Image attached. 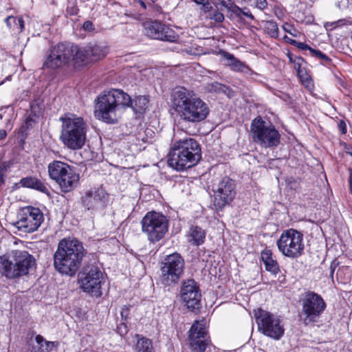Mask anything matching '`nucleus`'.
I'll return each instance as SVG.
<instances>
[{
    "instance_id": "f257e3e1",
    "label": "nucleus",
    "mask_w": 352,
    "mask_h": 352,
    "mask_svg": "<svg viewBox=\"0 0 352 352\" xmlns=\"http://www.w3.org/2000/svg\"><path fill=\"white\" fill-rule=\"evenodd\" d=\"M171 107L183 121L196 123L204 120L210 113L208 105L190 89L179 87L170 96Z\"/></svg>"
},
{
    "instance_id": "f03ea898",
    "label": "nucleus",
    "mask_w": 352,
    "mask_h": 352,
    "mask_svg": "<svg viewBox=\"0 0 352 352\" xmlns=\"http://www.w3.org/2000/svg\"><path fill=\"white\" fill-rule=\"evenodd\" d=\"M86 253L80 241L70 238L62 239L54 254L55 270L62 274L74 276Z\"/></svg>"
},
{
    "instance_id": "7ed1b4c3",
    "label": "nucleus",
    "mask_w": 352,
    "mask_h": 352,
    "mask_svg": "<svg viewBox=\"0 0 352 352\" xmlns=\"http://www.w3.org/2000/svg\"><path fill=\"white\" fill-rule=\"evenodd\" d=\"M96 101L95 116L109 124L116 123L125 109L132 104L129 95L117 89L104 91Z\"/></svg>"
},
{
    "instance_id": "20e7f679",
    "label": "nucleus",
    "mask_w": 352,
    "mask_h": 352,
    "mask_svg": "<svg viewBox=\"0 0 352 352\" xmlns=\"http://www.w3.org/2000/svg\"><path fill=\"white\" fill-rule=\"evenodd\" d=\"M201 147L193 138L179 140L174 143L169 152L168 163L177 170L190 168L201 160Z\"/></svg>"
},
{
    "instance_id": "39448f33",
    "label": "nucleus",
    "mask_w": 352,
    "mask_h": 352,
    "mask_svg": "<svg viewBox=\"0 0 352 352\" xmlns=\"http://www.w3.org/2000/svg\"><path fill=\"white\" fill-rule=\"evenodd\" d=\"M62 122L60 140L65 146L71 150H78L86 142L87 125L82 118L72 113L60 118Z\"/></svg>"
},
{
    "instance_id": "423d86ee",
    "label": "nucleus",
    "mask_w": 352,
    "mask_h": 352,
    "mask_svg": "<svg viewBox=\"0 0 352 352\" xmlns=\"http://www.w3.org/2000/svg\"><path fill=\"white\" fill-rule=\"evenodd\" d=\"M250 133L253 141L263 148L277 146L280 135L274 126L263 121L261 117L254 118L251 123Z\"/></svg>"
},
{
    "instance_id": "0eeeda50",
    "label": "nucleus",
    "mask_w": 352,
    "mask_h": 352,
    "mask_svg": "<svg viewBox=\"0 0 352 352\" xmlns=\"http://www.w3.org/2000/svg\"><path fill=\"white\" fill-rule=\"evenodd\" d=\"M278 251L285 256L295 259L304 254L302 234L293 228L284 230L276 241Z\"/></svg>"
},
{
    "instance_id": "6e6552de",
    "label": "nucleus",
    "mask_w": 352,
    "mask_h": 352,
    "mask_svg": "<svg viewBox=\"0 0 352 352\" xmlns=\"http://www.w3.org/2000/svg\"><path fill=\"white\" fill-rule=\"evenodd\" d=\"M142 231L152 243L161 240L168 231V221L162 214L148 212L141 221Z\"/></svg>"
},
{
    "instance_id": "1a4fd4ad",
    "label": "nucleus",
    "mask_w": 352,
    "mask_h": 352,
    "mask_svg": "<svg viewBox=\"0 0 352 352\" xmlns=\"http://www.w3.org/2000/svg\"><path fill=\"white\" fill-rule=\"evenodd\" d=\"M300 302L301 317L305 324L317 322L327 306L321 296L311 291L302 294Z\"/></svg>"
},
{
    "instance_id": "9d476101",
    "label": "nucleus",
    "mask_w": 352,
    "mask_h": 352,
    "mask_svg": "<svg viewBox=\"0 0 352 352\" xmlns=\"http://www.w3.org/2000/svg\"><path fill=\"white\" fill-rule=\"evenodd\" d=\"M184 259L179 254L167 255L161 264L162 283L165 286L177 283L184 274Z\"/></svg>"
},
{
    "instance_id": "9b49d317",
    "label": "nucleus",
    "mask_w": 352,
    "mask_h": 352,
    "mask_svg": "<svg viewBox=\"0 0 352 352\" xmlns=\"http://www.w3.org/2000/svg\"><path fill=\"white\" fill-rule=\"evenodd\" d=\"M254 318L258 330L263 335L276 340L283 336L284 328L277 316L259 308L254 310Z\"/></svg>"
},
{
    "instance_id": "f8f14e48",
    "label": "nucleus",
    "mask_w": 352,
    "mask_h": 352,
    "mask_svg": "<svg viewBox=\"0 0 352 352\" xmlns=\"http://www.w3.org/2000/svg\"><path fill=\"white\" fill-rule=\"evenodd\" d=\"M104 277L98 266L87 265L78 275L81 288L84 292L98 297L102 295L101 284Z\"/></svg>"
},
{
    "instance_id": "ddd939ff",
    "label": "nucleus",
    "mask_w": 352,
    "mask_h": 352,
    "mask_svg": "<svg viewBox=\"0 0 352 352\" xmlns=\"http://www.w3.org/2000/svg\"><path fill=\"white\" fill-rule=\"evenodd\" d=\"M14 226L21 231L31 233L38 230L44 220L43 213L38 208L26 206L21 208Z\"/></svg>"
},
{
    "instance_id": "4468645a",
    "label": "nucleus",
    "mask_w": 352,
    "mask_h": 352,
    "mask_svg": "<svg viewBox=\"0 0 352 352\" xmlns=\"http://www.w3.org/2000/svg\"><path fill=\"white\" fill-rule=\"evenodd\" d=\"M73 44L70 43H58L53 46L46 57L43 67L57 69L67 65L72 58Z\"/></svg>"
},
{
    "instance_id": "2eb2a0df",
    "label": "nucleus",
    "mask_w": 352,
    "mask_h": 352,
    "mask_svg": "<svg viewBox=\"0 0 352 352\" xmlns=\"http://www.w3.org/2000/svg\"><path fill=\"white\" fill-rule=\"evenodd\" d=\"M214 205L217 209H221L229 205L236 195L234 181L228 177L222 178L213 187Z\"/></svg>"
},
{
    "instance_id": "dca6fc26",
    "label": "nucleus",
    "mask_w": 352,
    "mask_h": 352,
    "mask_svg": "<svg viewBox=\"0 0 352 352\" xmlns=\"http://www.w3.org/2000/svg\"><path fill=\"white\" fill-rule=\"evenodd\" d=\"M205 319L195 320L192 324L188 335L190 347L194 352H204L210 343L206 330Z\"/></svg>"
},
{
    "instance_id": "f3484780",
    "label": "nucleus",
    "mask_w": 352,
    "mask_h": 352,
    "mask_svg": "<svg viewBox=\"0 0 352 352\" xmlns=\"http://www.w3.org/2000/svg\"><path fill=\"white\" fill-rule=\"evenodd\" d=\"M144 27L145 34L154 39L173 43L179 38L173 29L157 21L145 22Z\"/></svg>"
},
{
    "instance_id": "a211bd4d",
    "label": "nucleus",
    "mask_w": 352,
    "mask_h": 352,
    "mask_svg": "<svg viewBox=\"0 0 352 352\" xmlns=\"http://www.w3.org/2000/svg\"><path fill=\"white\" fill-rule=\"evenodd\" d=\"M180 294L182 300L188 309L198 308L201 300V293L194 280L189 279L184 281L181 287Z\"/></svg>"
},
{
    "instance_id": "6ab92c4d",
    "label": "nucleus",
    "mask_w": 352,
    "mask_h": 352,
    "mask_svg": "<svg viewBox=\"0 0 352 352\" xmlns=\"http://www.w3.org/2000/svg\"><path fill=\"white\" fill-rule=\"evenodd\" d=\"M108 194L102 188L91 189L82 197V204L87 210L104 208L108 201Z\"/></svg>"
},
{
    "instance_id": "aec40b11",
    "label": "nucleus",
    "mask_w": 352,
    "mask_h": 352,
    "mask_svg": "<svg viewBox=\"0 0 352 352\" xmlns=\"http://www.w3.org/2000/svg\"><path fill=\"white\" fill-rule=\"evenodd\" d=\"M16 265L17 271H19L21 276L28 274L30 270L34 267L36 261L32 255L26 251L16 250L12 252Z\"/></svg>"
},
{
    "instance_id": "412c9836",
    "label": "nucleus",
    "mask_w": 352,
    "mask_h": 352,
    "mask_svg": "<svg viewBox=\"0 0 352 352\" xmlns=\"http://www.w3.org/2000/svg\"><path fill=\"white\" fill-rule=\"evenodd\" d=\"M14 259V257L12 252L9 254L0 256V273L9 279L21 277Z\"/></svg>"
},
{
    "instance_id": "4be33fe9",
    "label": "nucleus",
    "mask_w": 352,
    "mask_h": 352,
    "mask_svg": "<svg viewBox=\"0 0 352 352\" xmlns=\"http://www.w3.org/2000/svg\"><path fill=\"white\" fill-rule=\"evenodd\" d=\"M79 181V175L76 173L72 168L70 171L58 179L56 182L58 184L61 190L64 192H68L72 191L78 184Z\"/></svg>"
},
{
    "instance_id": "5701e85b",
    "label": "nucleus",
    "mask_w": 352,
    "mask_h": 352,
    "mask_svg": "<svg viewBox=\"0 0 352 352\" xmlns=\"http://www.w3.org/2000/svg\"><path fill=\"white\" fill-rule=\"evenodd\" d=\"M221 54L223 58L224 65L229 67L232 71L245 74L250 72V69L248 65L229 52L222 51Z\"/></svg>"
},
{
    "instance_id": "b1692460",
    "label": "nucleus",
    "mask_w": 352,
    "mask_h": 352,
    "mask_svg": "<svg viewBox=\"0 0 352 352\" xmlns=\"http://www.w3.org/2000/svg\"><path fill=\"white\" fill-rule=\"evenodd\" d=\"M72 168L67 163L55 160L49 164L47 169L50 177L56 182L58 179L62 178L65 173L70 171Z\"/></svg>"
},
{
    "instance_id": "393cba45",
    "label": "nucleus",
    "mask_w": 352,
    "mask_h": 352,
    "mask_svg": "<svg viewBox=\"0 0 352 352\" xmlns=\"http://www.w3.org/2000/svg\"><path fill=\"white\" fill-rule=\"evenodd\" d=\"M186 236L189 243L199 246L204 243L206 232L198 226H191Z\"/></svg>"
},
{
    "instance_id": "a878e982",
    "label": "nucleus",
    "mask_w": 352,
    "mask_h": 352,
    "mask_svg": "<svg viewBox=\"0 0 352 352\" xmlns=\"http://www.w3.org/2000/svg\"><path fill=\"white\" fill-rule=\"evenodd\" d=\"M261 260L265 265V270L273 274L279 272V265L277 261L273 258L272 252L270 250L265 249L261 254Z\"/></svg>"
},
{
    "instance_id": "bb28decb",
    "label": "nucleus",
    "mask_w": 352,
    "mask_h": 352,
    "mask_svg": "<svg viewBox=\"0 0 352 352\" xmlns=\"http://www.w3.org/2000/svg\"><path fill=\"white\" fill-rule=\"evenodd\" d=\"M20 184L23 187L35 189L44 193L48 192L45 184L40 179L34 177H26L22 178L20 181Z\"/></svg>"
},
{
    "instance_id": "cd10ccee",
    "label": "nucleus",
    "mask_w": 352,
    "mask_h": 352,
    "mask_svg": "<svg viewBox=\"0 0 352 352\" xmlns=\"http://www.w3.org/2000/svg\"><path fill=\"white\" fill-rule=\"evenodd\" d=\"M74 50H72V60L74 62L75 65L87 64L90 61L87 47L80 49L77 45H74Z\"/></svg>"
},
{
    "instance_id": "c85d7f7f",
    "label": "nucleus",
    "mask_w": 352,
    "mask_h": 352,
    "mask_svg": "<svg viewBox=\"0 0 352 352\" xmlns=\"http://www.w3.org/2000/svg\"><path fill=\"white\" fill-rule=\"evenodd\" d=\"M90 61L98 60L104 58L107 54L105 47L94 44L87 47Z\"/></svg>"
},
{
    "instance_id": "c756f323",
    "label": "nucleus",
    "mask_w": 352,
    "mask_h": 352,
    "mask_svg": "<svg viewBox=\"0 0 352 352\" xmlns=\"http://www.w3.org/2000/svg\"><path fill=\"white\" fill-rule=\"evenodd\" d=\"M148 98L144 96H137L129 106L137 113H142L147 107Z\"/></svg>"
},
{
    "instance_id": "7c9ffc66",
    "label": "nucleus",
    "mask_w": 352,
    "mask_h": 352,
    "mask_svg": "<svg viewBox=\"0 0 352 352\" xmlns=\"http://www.w3.org/2000/svg\"><path fill=\"white\" fill-rule=\"evenodd\" d=\"M35 342L36 345L32 346V352H47L50 350V345H53V342L46 341L41 335L36 336Z\"/></svg>"
},
{
    "instance_id": "2f4dec72",
    "label": "nucleus",
    "mask_w": 352,
    "mask_h": 352,
    "mask_svg": "<svg viewBox=\"0 0 352 352\" xmlns=\"http://www.w3.org/2000/svg\"><path fill=\"white\" fill-rule=\"evenodd\" d=\"M136 349L138 352H151L152 342L146 338L140 339L138 341Z\"/></svg>"
},
{
    "instance_id": "473e14b6",
    "label": "nucleus",
    "mask_w": 352,
    "mask_h": 352,
    "mask_svg": "<svg viewBox=\"0 0 352 352\" xmlns=\"http://www.w3.org/2000/svg\"><path fill=\"white\" fill-rule=\"evenodd\" d=\"M37 122V118L28 115L25 119V123L21 126V133H26L28 130L32 129Z\"/></svg>"
},
{
    "instance_id": "72a5a7b5",
    "label": "nucleus",
    "mask_w": 352,
    "mask_h": 352,
    "mask_svg": "<svg viewBox=\"0 0 352 352\" xmlns=\"http://www.w3.org/2000/svg\"><path fill=\"white\" fill-rule=\"evenodd\" d=\"M234 7L238 9L236 11L235 9H232L231 11L233 14H234L237 17L241 18V15L245 16L251 20L254 19V16L247 8H241L237 5L235 4Z\"/></svg>"
},
{
    "instance_id": "f704fd0d",
    "label": "nucleus",
    "mask_w": 352,
    "mask_h": 352,
    "mask_svg": "<svg viewBox=\"0 0 352 352\" xmlns=\"http://www.w3.org/2000/svg\"><path fill=\"white\" fill-rule=\"evenodd\" d=\"M267 33L271 37H277L278 34V28L276 22L268 21L265 27Z\"/></svg>"
},
{
    "instance_id": "c9c22d12",
    "label": "nucleus",
    "mask_w": 352,
    "mask_h": 352,
    "mask_svg": "<svg viewBox=\"0 0 352 352\" xmlns=\"http://www.w3.org/2000/svg\"><path fill=\"white\" fill-rule=\"evenodd\" d=\"M43 108L41 105L36 102H33L30 105V112L28 115H30L37 119L41 116Z\"/></svg>"
},
{
    "instance_id": "e433bc0d",
    "label": "nucleus",
    "mask_w": 352,
    "mask_h": 352,
    "mask_svg": "<svg viewBox=\"0 0 352 352\" xmlns=\"http://www.w3.org/2000/svg\"><path fill=\"white\" fill-rule=\"evenodd\" d=\"M310 54L312 56L318 58L322 60L324 63H329L331 62L330 58H329L327 55L323 54L321 51L315 50V49H311L310 50Z\"/></svg>"
},
{
    "instance_id": "4c0bfd02",
    "label": "nucleus",
    "mask_w": 352,
    "mask_h": 352,
    "mask_svg": "<svg viewBox=\"0 0 352 352\" xmlns=\"http://www.w3.org/2000/svg\"><path fill=\"white\" fill-rule=\"evenodd\" d=\"M285 39L288 40V42L289 43L292 44L293 45L297 47L298 48H299L302 50H309L310 52V50L313 49L308 45H307L304 43H301V42L296 41L295 40L290 39L287 36H285Z\"/></svg>"
},
{
    "instance_id": "58836bf2",
    "label": "nucleus",
    "mask_w": 352,
    "mask_h": 352,
    "mask_svg": "<svg viewBox=\"0 0 352 352\" xmlns=\"http://www.w3.org/2000/svg\"><path fill=\"white\" fill-rule=\"evenodd\" d=\"M305 60L302 58L300 56H295V59L294 60V69L296 70L297 74L299 76L301 77L302 70L301 69V67L302 64L304 63Z\"/></svg>"
},
{
    "instance_id": "ea45409f",
    "label": "nucleus",
    "mask_w": 352,
    "mask_h": 352,
    "mask_svg": "<svg viewBox=\"0 0 352 352\" xmlns=\"http://www.w3.org/2000/svg\"><path fill=\"white\" fill-rule=\"evenodd\" d=\"M217 1L221 7H223L229 11H232L233 8L236 11L238 10V9L234 7L235 3L233 0H217Z\"/></svg>"
},
{
    "instance_id": "a19ab883",
    "label": "nucleus",
    "mask_w": 352,
    "mask_h": 352,
    "mask_svg": "<svg viewBox=\"0 0 352 352\" xmlns=\"http://www.w3.org/2000/svg\"><path fill=\"white\" fill-rule=\"evenodd\" d=\"M10 162H0V181L3 182L4 173L6 172L11 166Z\"/></svg>"
},
{
    "instance_id": "79ce46f5",
    "label": "nucleus",
    "mask_w": 352,
    "mask_h": 352,
    "mask_svg": "<svg viewBox=\"0 0 352 352\" xmlns=\"http://www.w3.org/2000/svg\"><path fill=\"white\" fill-rule=\"evenodd\" d=\"M210 19L216 22H222L224 20V15L221 12L216 11L210 16Z\"/></svg>"
},
{
    "instance_id": "37998d69",
    "label": "nucleus",
    "mask_w": 352,
    "mask_h": 352,
    "mask_svg": "<svg viewBox=\"0 0 352 352\" xmlns=\"http://www.w3.org/2000/svg\"><path fill=\"white\" fill-rule=\"evenodd\" d=\"M338 127L339 131L341 132V133L345 134L346 133V131H347L346 124L344 120H340L338 122Z\"/></svg>"
},
{
    "instance_id": "c03bdc74",
    "label": "nucleus",
    "mask_w": 352,
    "mask_h": 352,
    "mask_svg": "<svg viewBox=\"0 0 352 352\" xmlns=\"http://www.w3.org/2000/svg\"><path fill=\"white\" fill-rule=\"evenodd\" d=\"M255 3L256 7L260 10L265 9L267 6L266 0H255Z\"/></svg>"
},
{
    "instance_id": "a18cd8bd",
    "label": "nucleus",
    "mask_w": 352,
    "mask_h": 352,
    "mask_svg": "<svg viewBox=\"0 0 352 352\" xmlns=\"http://www.w3.org/2000/svg\"><path fill=\"white\" fill-rule=\"evenodd\" d=\"M117 329H118V332L120 335H124V334H126L127 333V327H126V325L125 324V323L124 322L120 323L118 326Z\"/></svg>"
},
{
    "instance_id": "49530a36",
    "label": "nucleus",
    "mask_w": 352,
    "mask_h": 352,
    "mask_svg": "<svg viewBox=\"0 0 352 352\" xmlns=\"http://www.w3.org/2000/svg\"><path fill=\"white\" fill-rule=\"evenodd\" d=\"M5 22L7 26L11 28L12 23H16V18L12 16H9L6 19Z\"/></svg>"
},
{
    "instance_id": "de8ad7c7",
    "label": "nucleus",
    "mask_w": 352,
    "mask_h": 352,
    "mask_svg": "<svg viewBox=\"0 0 352 352\" xmlns=\"http://www.w3.org/2000/svg\"><path fill=\"white\" fill-rule=\"evenodd\" d=\"M129 314V309L126 307H123L120 311V315L122 320H126Z\"/></svg>"
},
{
    "instance_id": "09e8293b",
    "label": "nucleus",
    "mask_w": 352,
    "mask_h": 352,
    "mask_svg": "<svg viewBox=\"0 0 352 352\" xmlns=\"http://www.w3.org/2000/svg\"><path fill=\"white\" fill-rule=\"evenodd\" d=\"M83 29L85 30H88V31H91L94 29V25L93 23L89 21H85L84 23H83Z\"/></svg>"
},
{
    "instance_id": "8fccbe9b",
    "label": "nucleus",
    "mask_w": 352,
    "mask_h": 352,
    "mask_svg": "<svg viewBox=\"0 0 352 352\" xmlns=\"http://www.w3.org/2000/svg\"><path fill=\"white\" fill-rule=\"evenodd\" d=\"M19 26L20 31L22 32L24 29V21L21 17L16 18V23Z\"/></svg>"
},
{
    "instance_id": "3c124183",
    "label": "nucleus",
    "mask_w": 352,
    "mask_h": 352,
    "mask_svg": "<svg viewBox=\"0 0 352 352\" xmlns=\"http://www.w3.org/2000/svg\"><path fill=\"white\" fill-rule=\"evenodd\" d=\"M212 87L214 88V89L215 91H217V90H222V91H223L224 88L226 87L223 85H221L220 83H218V82L212 83Z\"/></svg>"
},
{
    "instance_id": "603ef678",
    "label": "nucleus",
    "mask_w": 352,
    "mask_h": 352,
    "mask_svg": "<svg viewBox=\"0 0 352 352\" xmlns=\"http://www.w3.org/2000/svg\"><path fill=\"white\" fill-rule=\"evenodd\" d=\"M283 30H284L285 32H287L289 33L291 35H292V36H296V34H294V33L292 32V30H291V27H290L288 24H287V23H286V24H285V25L283 26Z\"/></svg>"
},
{
    "instance_id": "864d4df0",
    "label": "nucleus",
    "mask_w": 352,
    "mask_h": 352,
    "mask_svg": "<svg viewBox=\"0 0 352 352\" xmlns=\"http://www.w3.org/2000/svg\"><path fill=\"white\" fill-rule=\"evenodd\" d=\"M6 136V131L3 129L0 130V140L4 139Z\"/></svg>"
},
{
    "instance_id": "5fc2aeb1",
    "label": "nucleus",
    "mask_w": 352,
    "mask_h": 352,
    "mask_svg": "<svg viewBox=\"0 0 352 352\" xmlns=\"http://www.w3.org/2000/svg\"><path fill=\"white\" fill-rule=\"evenodd\" d=\"M349 185H352V168H349Z\"/></svg>"
},
{
    "instance_id": "6e6d98bb",
    "label": "nucleus",
    "mask_w": 352,
    "mask_h": 352,
    "mask_svg": "<svg viewBox=\"0 0 352 352\" xmlns=\"http://www.w3.org/2000/svg\"><path fill=\"white\" fill-rule=\"evenodd\" d=\"M287 56H288L289 62L294 64V60L295 59V56H293V55L291 54H288Z\"/></svg>"
},
{
    "instance_id": "4d7b16f0",
    "label": "nucleus",
    "mask_w": 352,
    "mask_h": 352,
    "mask_svg": "<svg viewBox=\"0 0 352 352\" xmlns=\"http://www.w3.org/2000/svg\"><path fill=\"white\" fill-rule=\"evenodd\" d=\"M206 11H209L212 7L209 5L208 1L206 3V6H204Z\"/></svg>"
},
{
    "instance_id": "13d9d810",
    "label": "nucleus",
    "mask_w": 352,
    "mask_h": 352,
    "mask_svg": "<svg viewBox=\"0 0 352 352\" xmlns=\"http://www.w3.org/2000/svg\"><path fill=\"white\" fill-rule=\"evenodd\" d=\"M334 272V268L333 267L332 265H331V276H332Z\"/></svg>"
},
{
    "instance_id": "bf43d9fd",
    "label": "nucleus",
    "mask_w": 352,
    "mask_h": 352,
    "mask_svg": "<svg viewBox=\"0 0 352 352\" xmlns=\"http://www.w3.org/2000/svg\"><path fill=\"white\" fill-rule=\"evenodd\" d=\"M349 188H350V191H351V192L352 194V185H349Z\"/></svg>"
}]
</instances>
